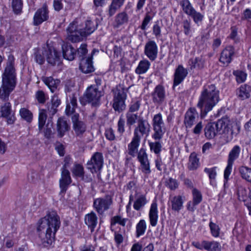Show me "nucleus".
<instances>
[{"instance_id":"obj_1","label":"nucleus","mask_w":251,"mask_h":251,"mask_svg":"<svg viewBox=\"0 0 251 251\" xmlns=\"http://www.w3.org/2000/svg\"><path fill=\"white\" fill-rule=\"evenodd\" d=\"M14 57L9 56L8 61L5 71L2 75V85L0 87V100L5 102L0 107V116L7 119L8 124H13L16 120L11 109V104L9 100V95L16 85V77L13 66Z\"/></svg>"},{"instance_id":"obj_47","label":"nucleus","mask_w":251,"mask_h":251,"mask_svg":"<svg viewBox=\"0 0 251 251\" xmlns=\"http://www.w3.org/2000/svg\"><path fill=\"white\" fill-rule=\"evenodd\" d=\"M141 105V100L140 99H135L132 100L130 105H129V109L128 111L131 112H135L137 111Z\"/></svg>"},{"instance_id":"obj_60","label":"nucleus","mask_w":251,"mask_h":251,"mask_svg":"<svg viewBox=\"0 0 251 251\" xmlns=\"http://www.w3.org/2000/svg\"><path fill=\"white\" fill-rule=\"evenodd\" d=\"M86 45L82 44L80 48L78 49L76 55L79 57L80 61L82 58H86L84 56L87 53V49L86 48Z\"/></svg>"},{"instance_id":"obj_7","label":"nucleus","mask_w":251,"mask_h":251,"mask_svg":"<svg viewBox=\"0 0 251 251\" xmlns=\"http://www.w3.org/2000/svg\"><path fill=\"white\" fill-rule=\"evenodd\" d=\"M236 194L239 201H243L251 212V189L245 186L237 184Z\"/></svg>"},{"instance_id":"obj_10","label":"nucleus","mask_w":251,"mask_h":251,"mask_svg":"<svg viewBox=\"0 0 251 251\" xmlns=\"http://www.w3.org/2000/svg\"><path fill=\"white\" fill-rule=\"evenodd\" d=\"M126 95L124 91L118 90L115 92L113 107L115 111L118 113L123 112L126 109L125 100Z\"/></svg>"},{"instance_id":"obj_58","label":"nucleus","mask_w":251,"mask_h":251,"mask_svg":"<svg viewBox=\"0 0 251 251\" xmlns=\"http://www.w3.org/2000/svg\"><path fill=\"white\" fill-rule=\"evenodd\" d=\"M140 169L146 176H147L151 173L150 162L140 163Z\"/></svg>"},{"instance_id":"obj_45","label":"nucleus","mask_w":251,"mask_h":251,"mask_svg":"<svg viewBox=\"0 0 251 251\" xmlns=\"http://www.w3.org/2000/svg\"><path fill=\"white\" fill-rule=\"evenodd\" d=\"M216 170V167L210 168H205L204 170V172L208 175L209 179L210 180V183L212 185H214V183H215L214 180L217 176Z\"/></svg>"},{"instance_id":"obj_50","label":"nucleus","mask_w":251,"mask_h":251,"mask_svg":"<svg viewBox=\"0 0 251 251\" xmlns=\"http://www.w3.org/2000/svg\"><path fill=\"white\" fill-rule=\"evenodd\" d=\"M73 175L75 176L83 178L84 177V170L83 167L80 164L75 165L72 169Z\"/></svg>"},{"instance_id":"obj_20","label":"nucleus","mask_w":251,"mask_h":251,"mask_svg":"<svg viewBox=\"0 0 251 251\" xmlns=\"http://www.w3.org/2000/svg\"><path fill=\"white\" fill-rule=\"evenodd\" d=\"M110 197L106 196L104 198H99L94 201V207L100 214L109 208Z\"/></svg>"},{"instance_id":"obj_19","label":"nucleus","mask_w":251,"mask_h":251,"mask_svg":"<svg viewBox=\"0 0 251 251\" xmlns=\"http://www.w3.org/2000/svg\"><path fill=\"white\" fill-rule=\"evenodd\" d=\"M48 14L47 6L45 4L35 13L34 16V25H37L47 20L49 18Z\"/></svg>"},{"instance_id":"obj_26","label":"nucleus","mask_w":251,"mask_h":251,"mask_svg":"<svg viewBox=\"0 0 251 251\" xmlns=\"http://www.w3.org/2000/svg\"><path fill=\"white\" fill-rule=\"evenodd\" d=\"M63 55L65 59L71 61L75 58L76 55L75 50L71 45L69 44H64L62 46Z\"/></svg>"},{"instance_id":"obj_11","label":"nucleus","mask_w":251,"mask_h":251,"mask_svg":"<svg viewBox=\"0 0 251 251\" xmlns=\"http://www.w3.org/2000/svg\"><path fill=\"white\" fill-rule=\"evenodd\" d=\"M67 163L66 162L62 168L61 177L59 180V186L61 189L60 194L66 193L68 186L72 182L70 172L66 169Z\"/></svg>"},{"instance_id":"obj_3","label":"nucleus","mask_w":251,"mask_h":251,"mask_svg":"<svg viewBox=\"0 0 251 251\" xmlns=\"http://www.w3.org/2000/svg\"><path fill=\"white\" fill-rule=\"evenodd\" d=\"M220 100L219 91L214 84L203 86L200 96L197 107L202 117L211 111Z\"/></svg>"},{"instance_id":"obj_29","label":"nucleus","mask_w":251,"mask_h":251,"mask_svg":"<svg viewBox=\"0 0 251 251\" xmlns=\"http://www.w3.org/2000/svg\"><path fill=\"white\" fill-rule=\"evenodd\" d=\"M140 140L141 139L133 136L131 142L128 145V154L129 155L132 156H135L137 152Z\"/></svg>"},{"instance_id":"obj_51","label":"nucleus","mask_w":251,"mask_h":251,"mask_svg":"<svg viewBox=\"0 0 251 251\" xmlns=\"http://www.w3.org/2000/svg\"><path fill=\"white\" fill-rule=\"evenodd\" d=\"M233 74L236 77V80L239 83L245 81L247 78V74L241 71L236 70L233 72Z\"/></svg>"},{"instance_id":"obj_23","label":"nucleus","mask_w":251,"mask_h":251,"mask_svg":"<svg viewBox=\"0 0 251 251\" xmlns=\"http://www.w3.org/2000/svg\"><path fill=\"white\" fill-rule=\"evenodd\" d=\"M79 69L84 73L88 74L94 71L93 66L92 57L81 59L79 64Z\"/></svg>"},{"instance_id":"obj_61","label":"nucleus","mask_w":251,"mask_h":251,"mask_svg":"<svg viewBox=\"0 0 251 251\" xmlns=\"http://www.w3.org/2000/svg\"><path fill=\"white\" fill-rule=\"evenodd\" d=\"M209 226L210 228L212 235L215 237H218L220 233V228L216 224L211 222L209 223Z\"/></svg>"},{"instance_id":"obj_2","label":"nucleus","mask_w":251,"mask_h":251,"mask_svg":"<svg viewBox=\"0 0 251 251\" xmlns=\"http://www.w3.org/2000/svg\"><path fill=\"white\" fill-rule=\"evenodd\" d=\"M60 226L59 217L53 211L49 212L39 221L37 231L39 237L43 244H51Z\"/></svg>"},{"instance_id":"obj_16","label":"nucleus","mask_w":251,"mask_h":251,"mask_svg":"<svg viewBox=\"0 0 251 251\" xmlns=\"http://www.w3.org/2000/svg\"><path fill=\"white\" fill-rule=\"evenodd\" d=\"M145 54L149 59L153 61L157 57L158 48L156 43L154 41H149L146 44L144 49Z\"/></svg>"},{"instance_id":"obj_36","label":"nucleus","mask_w":251,"mask_h":251,"mask_svg":"<svg viewBox=\"0 0 251 251\" xmlns=\"http://www.w3.org/2000/svg\"><path fill=\"white\" fill-rule=\"evenodd\" d=\"M47 118L46 110L43 109H40L38 116V128L41 132L46 123Z\"/></svg>"},{"instance_id":"obj_31","label":"nucleus","mask_w":251,"mask_h":251,"mask_svg":"<svg viewBox=\"0 0 251 251\" xmlns=\"http://www.w3.org/2000/svg\"><path fill=\"white\" fill-rule=\"evenodd\" d=\"M188 63L191 70H201L204 67V61L201 57H196L189 59Z\"/></svg>"},{"instance_id":"obj_8","label":"nucleus","mask_w":251,"mask_h":251,"mask_svg":"<svg viewBox=\"0 0 251 251\" xmlns=\"http://www.w3.org/2000/svg\"><path fill=\"white\" fill-rule=\"evenodd\" d=\"M101 96V93L98 90L97 87L91 85L87 89L84 98L87 101L92 104V106H96L99 104Z\"/></svg>"},{"instance_id":"obj_34","label":"nucleus","mask_w":251,"mask_h":251,"mask_svg":"<svg viewBox=\"0 0 251 251\" xmlns=\"http://www.w3.org/2000/svg\"><path fill=\"white\" fill-rule=\"evenodd\" d=\"M199 159L197 157L196 152L191 153L189 157V162L188 163V168L190 170H195L199 166Z\"/></svg>"},{"instance_id":"obj_44","label":"nucleus","mask_w":251,"mask_h":251,"mask_svg":"<svg viewBox=\"0 0 251 251\" xmlns=\"http://www.w3.org/2000/svg\"><path fill=\"white\" fill-rule=\"evenodd\" d=\"M147 201L145 196H140L135 201L133 204V208L136 210H140L146 204Z\"/></svg>"},{"instance_id":"obj_15","label":"nucleus","mask_w":251,"mask_h":251,"mask_svg":"<svg viewBox=\"0 0 251 251\" xmlns=\"http://www.w3.org/2000/svg\"><path fill=\"white\" fill-rule=\"evenodd\" d=\"M46 60L49 64L52 66L59 64L60 63V56L58 51L53 48L49 47L44 51Z\"/></svg>"},{"instance_id":"obj_56","label":"nucleus","mask_w":251,"mask_h":251,"mask_svg":"<svg viewBox=\"0 0 251 251\" xmlns=\"http://www.w3.org/2000/svg\"><path fill=\"white\" fill-rule=\"evenodd\" d=\"M12 6L15 13H20L23 6L22 0H12Z\"/></svg>"},{"instance_id":"obj_64","label":"nucleus","mask_w":251,"mask_h":251,"mask_svg":"<svg viewBox=\"0 0 251 251\" xmlns=\"http://www.w3.org/2000/svg\"><path fill=\"white\" fill-rule=\"evenodd\" d=\"M167 186L172 190H175L178 187V182L176 179L169 178L167 181Z\"/></svg>"},{"instance_id":"obj_37","label":"nucleus","mask_w":251,"mask_h":251,"mask_svg":"<svg viewBox=\"0 0 251 251\" xmlns=\"http://www.w3.org/2000/svg\"><path fill=\"white\" fill-rule=\"evenodd\" d=\"M240 151L241 148L239 146H234L229 153L227 162L233 163L234 161L238 158Z\"/></svg>"},{"instance_id":"obj_40","label":"nucleus","mask_w":251,"mask_h":251,"mask_svg":"<svg viewBox=\"0 0 251 251\" xmlns=\"http://www.w3.org/2000/svg\"><path fill=\"white\" fill-rule=\"evenodd\" d=\"M19 114L23 120L28 123H31L33 120V114L32 112L26 108L20 109Z\"/></svg>"},{"instance_id":"obj_22","label":"nucleus","mask_w":251,"mask_h":251,"mask_svg":"<svg viewBox=\"0 0 251 251\" xmlns=\"http://www.w3.org/2000/svg\"><path fill=\"white\" fill-rule=\"evenodd\" d=\"M234 54V49L232 46L225 48L221 53L220 61L224 64H228L232 60V57Z\"/></svg>"},{"instance_id":"obj_63","label":"nucleus","mask_w":251,"mask_h":251,"mask_svg":"<svg viewBox=\"0 0 251 251\" xmlns=\"http://www.w3.org/2000/svg\"><path fill=\"white\" fill-rule=\"evenodd\" d=\"M182 26L184 33L186 35H188L191 32V20L185 19L182 22Z\"/></svg>"},{"instance_id":"obj_54","label":"nucleus","mask_w":251,"mask_h":251,"mask_svg":"<svg viewBox=\"0 0 251 251\" xmlns=\"http://www.w3.org/2000/svg\"><path fill=\"white\" fill-rule=\"evenodd\" d=\"M125 0H113L111 4V15L114 13L123 4Z\"/></svg>"},{"instance_id":"obj_39","label":"nucleus","mask_w":251,"mask_h":251,"mask_svg":"<svg viewBox=\"0 0 251 251\" xmlns=\"http://www.w3.org/2000/svg\"><path fill=\"white\" fill-rule=\"evenodd\" d=\"M179 4L184 13L187 15H189L195 9L189 0H181Z\"/></svg>"},{"instance_id":"obj_18","label":"nucleus","mask_w":251,"mask_h":251,"mask_svg":"<svg viewBox=\"0 0 251 251\" xmlns=\"http://www.w3.org/2000/svg\"><path fill=\"white\" fill-rule=\"evenodd\" d=\"M187 74L188 71L187 69L184 68L181 65L178 66L175 70L174 75L173 89L184 80Z\"/></svg>"},{"instance_id":"obj_24","label":"nucleus","mask_w":251,"mask_h":251,"mask_svg":"<svg viewBox=\"0 0 251 251\" xmlns=\"http://www.w3.org/2000/svg\"><path fill=\"white\" fill-rule=\"evenodd\" d=\"M184 197L180 196H175L170 198V201L173 210L179 212L183 207Z\"/></svg>"},{"instance_id":"obj_9","label":"nucleus","mask_w":251,"mask_h":251,"mask_svg":"<svg viewBox=\"0 0 251 251\" xmlns=\"http://www.w3.org/2000/svg\"><path fill=\"white\" fill-rule=\"evenodd\" d=\"M103 165V156L101 153L97 152L92 156L87 163V168L92 173L100 171Z\"/></svg>"},{"instance_id":"obj_6","label":"nucleus","mask_w":251,"mask_h":251,"mask_svg":"<svg viewBox=\"0 0 251 251\" xmlns=\"http://www.w3.org/2000/svg\"><path fill=\"white\" fill-rule=\"evenodd\" d=\"M225 126V120L223 119L218 120L216 123L207 124L204 129L205 137L209 139L213 138L218 133L221 132Z\"/></svg>"},{"instance_id":"obj_41","label":"nucleus","mask_w":251,"mask_h":251,"mask_svg":"<svg viewBox=\"0 0 251 251\" xmlns=\"http://www.w3.org/2000/svg\"><path fill=\"white\" fill-rule=\"evenodd\" d=\"M126 125L131 126L135 124L139 120V116L137 114H134L133 112L127 111L126 113Z\"/></svg>"},{"instance_id":"obj_52","label":"nucleus","mask_w":251,"mask_h":251,"mask_svg":"<svg viewBox=\"0 0 251 251\" xmlns=\"http://www.w3.org/2000/svg\"><path fill=\"white\" fill-rule=\"evenodd\" d=\"M137 159L140 163L149 162L145 149L141 148L140 150L137 154Z\"/></svg>"},{"instance_id":"obj_38","label":"nucleus","mask_w":251,"mask_h":251,"mask_svg":"<svg viewBox=\"0 0 251 251\" xmlns=\"http://www.w3.org/2000/svg\"><path fill=\"white\" fill-rule=\"evenodd\" d=\"M239 173L243 179L251 183V168L242 166L239 168Z\"/></svg>"},{"instance_id":"obj_48","label":"nucleus","mask_w":251,"mask_h":251,"mask_svg":"<svg viewBox=\"0 0 251 251\" xmlns=\"http://www.w3.org/2000/svg\"><path fill=\"white\" fill-rule=\"evenodd\" d=\"M206 250L207 251H221L220 244L216 241H207Z\"/></svg>"},{"instance_id":"obj_35","label":"nucleus","mask_w":251,"mask_h":251,"mask_svg":"<svg viewBox=\"0 0 251 251\" xmlns=\"http://www.w3.org/2000/svg\"><path fill=\"white\" fill-rule=\"evenodd\" d=\"M150 65V62L146 59L140 61L135 70L136 73L139 75L145 73L149 70Z\"/></svg>"},{"instance_id":"obj_33","label":"nucleus","mask_w":251,"mask_h":251,"mask_svg":"<svg viewBox=\"0 0 251 251\" xmlns=\"http://www.w3.org/2000/svg\"><path fill=\"white\" fill-rule=\"evenodd\" d=\"M43 81L48 86L52 93L55 91L60 82L59 79H54L51 76L44 77Z\"/></svg>"},{"instance_id":"obj_28","label":"nucleus","mask_w":251,"mask_h":251,"mask_svg":"<svg viewBox=\"0 0 251 251\" xmlns=\"http://www.w3.org/2000/svg\"><path fill=\"white\" fill-rule=\"evenodd\" d=\"M158 210L157 204L153 202L151 204L149 212V219L151 226H155L158 221Z\"/></svg>"},{"instance_id":"obj_59","label":"nucleus","mask_w":251,"mask_h":251,"mask_svg":"<svg viewBox=\"0 0 251 251\" xmlns=\"http://www.w3.org/2000/svg\"><path fill=\"white\" fill-rule=\"evenodd\" d=\"M35 98L39 103L44 104L47 100V97L42 90H38L36 92Z\"/></svg>"},{"instance_id":"obj_43","label":"nucleus","mask_w":251,"mask_h":251,"mask_svg":"<svg viewBox=\"0 0 251 251\" xmlns=\"http://www.w3.org/2000/svg\"><path fill=\"white\" fill-rule=\"evenodd\" d=\"M128 16L125 12H121L118 14L115 18V26H119L127 22Z\"/></svg>"},{"instance_id":"obj_62","label":"nucleus","mask_w":251,"mask_h":251,"mask_svg":"<svg viewBox=\"0 0 251 251\" xmlns=\"http://www.w3.org/2000/svg\"><path fill=\"white\" fill-rule=\"evenodd\" d=\"M233 164V163H232L227 162V166L226 168L224 171L225 185H226V183L227 182L229 178V176L231 174Z\"/></svg>"},{"instance_id":"obj_12","label":"nucleus","mask_w":251,"mask_h":251,"mask_svg":"<svg viewBox=\"0 0 251 251\" xmlns=\"http://www.w3.org/2000/svg\"><path fill=\"white\" fill-rule=\"evenodd\" d=\"M240 131V128L237 125L232 126L231 127L227 126L225 121V126L221 130L220 134H223V138L225 141L228 143L231 141L234 136H236Z\"/></svg>"},{"instance_id":"obj_57","label":"nucleus","mask_w":251,"mask_h":251,"mask_svg":"<svg viewBox=\"0 0 251 251\" xmlns=\"http://www.w3.org/2000/svg\"><path fill=\"white\" fill-rule=\"evenodd\" d=\"M127 219L122 218L120 216H116L111 219V226L119 224V225L124 226L126 225Z\"/></svg>"},{"instance_id":"obj_17","label":"nucleus","mask_w":251,"mask_h":251,"mask_svg":"<svg viewBox=\"0 0 251 251\" xmlns=\"http://www.w3.org/2000/svg\"><path fill=\"white\" fill-rule=\"evenodd\" d=\"M152 100L154 103L161 104L166 98L164 87L161 85H157L151 93Z\"/></svg>"},{"instance_id":"obj_14","label":"nucleus","mask_w":251,"mask_h":251,"mask_svg":"<svg viewBox=\"0 0 251 251\" xmlns=\"http://www.w3.org/2000/svg\"><path fill=\"white\" fill-rule=\"evenodd\" d=\"M73 129L75 134L78 136H81L86 130L85 123L79 120V114L74 113L72 117Z\"/></svg>"},{"instance_id":"obj_13","label":"nucleus","mask_w":251,"mask_h":251,"mask_svg":"<svg viewBox=\"0 0 251 251\" xmlns=\"http://www.w3.org/2000/svg\"><path fill=\"white\" fill-rule=\"evenodd\" d=\"M150 131V126L149 123L143 119L139 118L137 126L134 130V136L141 139L144 135H148Z\"/></svg>"},{"instance_id":"obj_55","label":"nucleus","mask_w":251,"mask_h":251,"mask_svg":"<svg viewBox=\"0 0 251 251\" xmlns=\"http://www.w3.org/2000/svg\"><path fill=\"white\" fill-rule=\"evenodd\" d=\"M193 203L194 205H198L202 200L201 193L196 189L193 190Z\"/></svg>"},{"instance_id":"obj_21","label":"nucleus","mask_w":251,"mask_h":251,"mask_svg":"<svg viewBox=\"0 0 251 251\" xmlns=\"http://www.w3.org/2000/svg\"><path fill=\"white\" fill-rule=\"evenodd\" d=\"M198 117V113L195 108H190L186 112L184 124L186 128H190L196 122V118Z\"/></svg>"},{"instance_id":"obj_25","label":"nucleus","mask_w":251,"mask_h":251,"mask_svg":"<svg viewBox=\"0 0 251 251\" xmlns=\"http://www.w3.org/2000/svg\"><path fill=\"white\" fill-rule=\"evenodd\" d=\"M56 126V130L59 137H62L70 129V126L67 121L62 117L58 119Z\"/></svg>"},{"instance_id":"obj_30","label":"nucleus","mask_w":251,"mask_h":251,"mask_svg":"<svg viewBox=\"0 0 251 251\" xmlns=\"http://www.w3.org/2000/svg\"><path fill=\"white\" fill-rule=\"evenodd\" d=\"M251 92V86L247 84H243L237 90V94L240 99L244 100L250 97Z\"/></svg>"},{"instance_id":"obj_42","label":"nucleus","mask_w":251,"mask_h":251,"mask_svg":"<svg viewBox=\"0 0 251 251\" xmlns=\"http://www.w3.org/2000/svg\"><path fill=\"white\" fill-rule=\"evenodd\" d=\"M146 224L144 220H141L136 226V236L138 238L143 235L146 229Z\"/></svg>"},{"instance_id":"obj_4","label":"nucleus","mask_w":251,"mask_h":251,"mask_svg":"<svg viewBox=\"0 0 251 251\" xmlns=\"http://www.w3.org/2000/svg\"><path fill=\"white\" fill-rule=\"evenodd\" d=\"M97 24L90 20H87L85 25H80L77 20L70 23L67 29V38L72 42H78L89 35L96 29Z\"/></svg>"},{"instance_id":"obj_32","label":"nucleus","mask_w":251,"mask_h":251,"mask_svg":"<svg viewBox=\"0 0 251 251\" xmlns=\"http://www.w3.org/2000/svg\"><path fill=\"white\" fill-rule=\"evenodd\" d=\"M77 99L75 95L70 97V102L67 103L65 109V113L67 115L70 116L75 113V109L77 107Z\"/></svg>"},{"instance_id":"obj_27","label":"nucleus","mask_w":251,"mask_h":251,"mask_svg":"<svg viewBox=\"0 0 251 251\" xmlns=\"http://www.w3.org/2000/svg\"><path fill=\"white\" fill-rule=\"evenodd\" d=\"M84 221L85 224L91 229V231H93L98 223V218L96 214L94 212H91L86 215Z\"/></svg>"},{"instance_id":"obj_53","label":"nucleus","mask_w":251,"mask_h":251,"mask_svg":"<svg viewBox=\"0 0 251 251\" xmlns=\"http://www.w3.org/2000/svg\"><path fill=\"white\" fill-rule=\"evenodd\" d=\"M137 159L140 163L149 162L145 149L141 148L140 150L137 154Z\"/></svg>"},{"instance_id":"obj_5","label":"nucleus","mask_w":251,"mask_h":251,"mask_svg":"<svg viewBox=\"0 0 251 251\" xmlns=\"http://www.w3.org/2000/svg\"><path fill=\"white\" fill-rule=\"evenodd\" d=\"M152 126L154 133L152 135V137L155 140H161L166 130L161 113L154 115L152 119Z\"/></svg>"},{"instance_id":"obj_46","label":"nucleus","mask_w":251,"mask_h":251,"mask_svg":"<svg viewBox=\"0 0 251 251\" xmlns=\"http://www.w3.org/2000/svg\"><path fill=\"white\" fill-rule=\"evenodd\" d=\"M149 146L151 151H153L157 156H160V153L161 151L162 145L159 140L154 142H150Z\"/></svg>"},{"instance_id":"obj_49","label":"nucleus","mask_w":251,"mask_h":251,"mask_svg":"<svg viewBox=\"0 0 251 251\" xmlns=\"http://www.w3.org/2000/svg\"><path fill=\"white\" fill-rule=\"evenodd\" d=\"M188 16L193 19V21L196 24L201 22L204 18L203 15L200 12H197L195 9Z\"/></svg>"}]
</instances>
